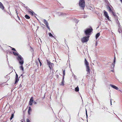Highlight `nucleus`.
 I'll return each mask as SVG.
<instances>
[{"label": "nucleus", "instance_id": "2eb2a0df", "mask_svg": "<svg viewBox=\"0 0 122 122\" xmlns=\"http://www.w3.org/2000/svg\"><path fill=\"white\" fill-rule=\"evenodd\" d=\"M107 9L110 12H111L112 11L111 8L109 6H108L107 7Z\"/></svg>", "mask_w": 122, "mask_h": 122}, {"label": "nucleus", "instance_id": "ddd939ff", "mask_svg": "<svg viewBox=\"0 0 122 122\" xmlns=\"http://www.w3.org/2000/svg\"><path fill=\"white\" fill-rule=\"evenodd\" d=\"M0 8L2 10H3L4 9V7L3 6L2 4L0 2Z\"/></svg>", "mask_w": 122, "mask_h": 122}, {"label": "nucleus", "instance_id": "9b49d317", "mask_svg": "<svg viewBox=\"0 0 122 122\" xmlns=\"http://www.w3.org/2000/svg\"><path fill=\"white\" fill-rule=\"evenodd\" d=\"M42 20H43V22L45 24V25H46V26H47L48 25H49V24L47 22V21L45 19H43Z\"/></svg>", "mask_w": 122, "mask_h": 122}, {"label": "nucleus", "instance_id": "cd10ccee", "mask_svg": "<svg viewBox=\"0 0 122 122\" xmlns=\"http://www.w3.org/2000/svg\"><path fill=\"white\" fill-rule=\"evenodd\" d=\"M26 122H30V121L28 119H26Z\"/></svg>", "mask_w": 122, "mask_h": 122}, {"label": "nucleus", "instance_id": "6e6552de", "mask_svg": "<svg viewBox=\"0 0 122 122\" xmlns=\"http://www.w3.org/2000/svg\"><path fill=\"white\" fill-rule=\"evenodd\" d=\"M33 102V97H31L30 99L29 102V104L30 105H32V103Z\"/></svg>", "mask_w": 122, "mask_h": 122}, {"label": "nucleus", "instance_id": "7c9ffc66", "mask_svg": "<svg viewBox=\"0 0 122 122\" xmlns=\"http://www.w3.org/2000/svg\"><path fill=\"white\" fill-rule=\"evenodd\" d=\"M64 77H63V79L62 80V82H64Z\"/></svg>", "mask_w": 122, "mask_h": 122}, {"label": "nucleus", "instance_id": "39448f33", "mask_svg": "<svg viewBox=\"0 0 122 122\" xmlns=\"http://www.w3.org/2000/svg\"><path fill=\"white\" fill-rule=\"evenodd\" d=\"M47 64L49 66V67L50 68L51 70L52 68V66L54 65L53 63H51L50 61L47 60Z\"/></svg>", "mask_w": 122, "mask_h": 122}, {"label": "nucleus", "instance_id": "0eeeda50", "mask_svg": "<svg viewBox=\"0 0 122 122\" xmlns=\"http://www.w3.org/2000/svg\"><path fill=\"white\" fill-rule=\"evenodd\" d=\"M86 71L87 72V75H89L90 74V68L89 66H87L86 67Z\"/></svg>", "mask_w": 122, "mask_h": 122}, {"label": "nucleus", "instance_id": "473e14b6", "mask_svg": "<svg viewBox=\"0 0 122 122\" xmlns=\"http://www.w3.org/2000/svg\"><path fill=\"white\" fill-rule=\"evenodd\" d=\"M60 15H64V14L63 13H60Z\"/></svg>", "mask_w": 122, "mask_h": 122}, {"label": "nucleus", "instance_id": "9d476101", "mask_svg": "<svg viewBox=\"0 0 122 122\" xmlns=\"http://www.w3.org/2000/svg\"><path fill=\"white\" fill-rule=\"evenodd\" d=\"M84 63L86 67L87 66H89V63L86 58L85 59Z\"/></svg>", "mask_w": 122, "mask_h": 122}, {"label": "nucleus", "instance_id": "72a5a7b5", "mask_svg": "<svg viewBox=\"0 0 122 122\" xmlns=\"http://www.w3.org/2000/svg\"><path fill=\"white\" fill-rule=\"evenodd\" d=\"M118 26L119 27H120V23H119V24H118Z\"/></svg>", "mask_w": 122, "mask_h": 122}, {"label": "nucleus", "instance_id": "1a4fd4ad", "mask_svg": "<svg viewBox=\"0 0 122 122\" xmlns=\"http://www.w3.org/2000/svg\"><path fill=\"white\" fill-rule=\"evenodd\" d=\"M110 85L112 88L118 90V88L117 86L115 85H112L111 84H110Z\"/></svg>", "mask_w": 122, "mask_h": 122}, {"label": "nucleus", "instance_id": "bb28decb", "mask_svg": "<svg viewBox=\"0 0 122 122\" xmlns=\"http://www.w3.org/2000/svg\"><path fill=\"white\" fill-rule=\"evenodd\" d=\"M61 85L63 86L64 85V82H61Z\"/></svg>", "mask_w": 122, "mask_h": 122}, {"label": "nucleus", "instance_id": "c9c22d12", "mask_svg": "<svg viewBox=\"0 0 122 122\" xmlns=\"http://www.w3.org/2000/svg\"><path fill=\"white\" fill-rule=\"evenodd\" d=\"M111 105H112L111 99Z\"/></svg>", "mask_w": 122, "mask_h": 122}, {"label": "nucleus", "instance_id": "423d86ee", "mask_svg": "<svg viewBox=\"0 0 122 122\" xmlns=\"http://www.w3.org/2000/svg\"><path fill=\"white\" fill-rule=\"evenodd\" d=\"M104 13V15L105 17L107 18V19L108 20H109V17L108 16V13L105 10L103 11Z\"/></svg>", "mask_w": 122, "mask_h": 122}, {"label": "nucleus", "instance_id": "6ab92c4d", "mask_svg": "<svg viewBox=\"0 0 122 122\" xmlns=\"http://www.w3.org/2000/svg\"><path fill=\"white\" fill-rule=\"evenodd\" d=\"M75 91L76 92H78L79 90V89L78 87L77 86L75 88Z\"/></svg>", "mask_w": 122, "mask_h": 122}, {"label": "nucleus", "instance_id": "20e7f679", "mask_svg": "<svg viewBox=\"0 0 122 122\" xmlns=\"http://www.w3.org/2000/svg\"><path fill=\"white\" fill-rule=\"evenodd\" d=\"M89 36H85L83 37L81 39V41L82 42L84 43L87 41L89 40Z\"/></svg>", "mask_w": 122, "mask_h": 122}, {"label": "nucleus", "instance_id": "b1692460", "mask_svg": "<svg viewBox=\"0 0 122 122\" xmlns=\"http://www.w3.org/2000/svg\"><path fill=\"white\" fill-rule=\"evenodd\" d=\"M63 77H64V76H65V70H63Z\"/></svg>", "mask_w": 122, "mask_h": 122}, {"label": "nucleus", "instance_id": "393cba45", "mask_svg": "<svg viewBox=\"0 0 122 122\" xmlns=\"http://www.w3.org/2000/svg\"><path fill=\"white\" fill-rule=\"evenodd\" d=\"M111 12L112 13L113 15H114V16H116V14L113 11Z\"/></svg>", "mask_w": 122, "mask_h": 122}, {"label": "nucleus", "instance_id": "c756f323", "mask_svg": "<svg viewBox=\"0 0 122 122\" xmlns=\"http://www.w3.org/2000/svg\"><path fill=\"white\" fill-rule=\"evenodd\" d=\"M46 26L48 28L49 30H50V29L49 27L48 26V25L47 26Z\"/></svg>", "mask_w": 122, "mask_h": 122}, {"label": "nucleus", "instance_id": "a19ab883", "mask_svg": "<svg viewBox=\"0 0 122 122\" xmlns=\"http://www.w3.org/2000/svg\"><path fill=\"white\" fill-rule=\"evenodd\" d=\"M36 102H35V104H36Z\"/></svg>", "mask_w": 122, "mask_h": 122}, {"label": "nucleus", "instance_id": "aec40b11", "mask_svg": "<svg viewBox=\"0 0 122 122\" xmlns=\"http://www.w3.org/2000/svg\"><path fill=\"white\" fill-rule=\"evenodd\" d=\"M31 111V109L30 107H29V109L28 111V114H30V111Z\"/></svg>", "mask_w": 122, "mask_h": 122}, {"label": "nucleus", "instance_id": "5701e85b", "mask_svg": "<svg viewBox=\"0 0 122 122\" xmlns=\"http://www.w3.org/2000/svg\"><path fill=\"white\" fill-rule=\"evenodd\" d=\"M13 52L14 55H15V56H16L18 55V54L17 53H16V52H15L13 51Z\"/></svg>", "mask_w": 122, "mask_h": 122}, {"label": "nucleus", "instance_id": "f3484780", "mask_svg": "<svg viewBox=\"0 0 122 122\" xmlns=\"http://www.w3.org/2000/svg\"><path fill=\"white\" fill-rule=\"evenodd\" d=\"M29 12L30 14L32 15H33L34 14V12L32 10H31V11H29Z\"/></svg>", "mask_w": 122, "mask_h": 122}, {"label": "nucleus", "instance_id": "f257e3e1", "mask_svg": "<svg viewBox=\"0 0 122 122\" xmlns=\"http://www.w3.org/2000/svg\"><path fill=\"white\" fill-rule=\"evenodd\" d=\"M17 59L18 60L19 63L21 65V66L20 67V70H21L22 71H23L24 70V68L22 66L24 63L23 58L20 55H19L18 56Z\"/></svg>", "mask_w": 122, "mask_h": 122}, {"label": "nucleus", "instance_id": "dca6fc26", "mask_svg": "<svg viewBox=\"0 0 122 122\" xmlns=\"http://www.w3.org/2000/svg\"><path fill=\"white\" fill-rule=\"evenodd\" d=\"M115 57H114V62H113V63L112 64V65H113V67H112V68H113L114 67V66H115Z\"/></svg>", "mask_w": 122, "mask_h": 122}, {"label": "nucleus", "instance_id": "f704fd0d", "mask_svg": "<svg viewBox=\"0 0 122 122\" xmlns=\"http://www.w3.org/2000/svg\"><path fill=\"white\" fill-rule=\"evenodd\" d=\"M86 117H87V113H86Z\"/></svg>", "mask_w": 122, "mask_h": 122}, {"label": "nucleus", "instance_id": "c85d7f7f", "mask_svg": "<svg viewBox=\"0 0 122 122\" xmlns=\"http://www.w3.org/2000/svg\"><path fill=\"white\" fill-rule=\"evenodd\" d=\"M12 50L13 51H16V50H15V49L14 48H12Z\"/></svg>", "mask_w": 122, "mask_h": 122}, {"label": "nucleus", "instance_id": "4be33fe9", "mask_svg": "<svg viewBox=\"0 0 122 122\" xmlns=\"http://www.w3.org/2000/svg\"><path fill=\"white\" fill-rule=\"evenodd\" d=\"M14 115L13 114H12L11 117L10 118V120H11L14 117Z\"/></svg>", "mask_w": 122, "mask_h": 122}, {"label": "nucleus", "instance_id": "f8f14e48", "mask_svg": "<svg viewBox=\"0 0 122 122\" xmlns=\"http://www.w3.org/2000/svg\"><path fill=\"white\" fill-rule=\"evenodd\" d=\"M15 84H16L17 82L19 81V79H18V75L17 74H16V77H15Z\"/></svg>", "mask_w": 122, "mask_h": 122}, {"label": "nucleus", "instance_id": "4c0bfd02", "mask_svg": "<svg viewBox=\"0 0 122 122\" xmlns=\"http://www.w3.org/2000/svg\"><path fill=\"white\" fill-rule=\"evenodd\" d=\"M120 1L122 3V0H120Z\"/></svg>", "mask_w": 122, "mask_h": 122}, {"label": "nucleus", "instance_id": "2f4dec72", "mask_svg": "<svg viewBox=\"0 0 122 122\" xmlns=\"http://www.w3.org/2000/svg\"><path fill=\"white\" fill-rule=\"evenodd\" d=\"M15 11H16V13L17 14V17H18V18H19L20 17H19V16H18V13H17V12L16 10H15Z\"/></svg>", "mask_w": 122, "mask_h": 122}, {"label": "nucleus", "instance_id": "f03ea898", "mask_svg": "<svg viewBox=\"0 0 122 122\" xmlns=\"http://www.w3.org/2000/svg\"><path fill=\"white\" fill-rule=\"evenodd\" d=\"M79 6L83 10L84 8L85 1L84 0H80L79 3Z\"/></svg>", "mask_w": 122, "mask_h": 122}, {"label": "nucleus", "instance_id": "58836bf2", "mask_svg": "<svg viewBox=\"0 0 122 122\" xmlns=\"http://www.w3.org/2000/svg\"><path fill=\"white\" fill-rule=\"evenodd\" d=\"M118 31H119V32L120 33H121V32H120L119 31V30H118Z\"/></svg>", "mask_w": 122, "mask_h": 122}, {"label": "nucleus", "instance_id": "7ed1b4c3", "mask_svg": "<svg viewBox=\"0 0 122 122\" xmlns=\"http://www.w3.org/2000/svg\"><path fill=\"white\" fill-rule=\"evenodd\" d=\"M92 30V28H88L85 31V33L86 36H89L90 35L91 32Z\"/></svg>", "mask_w": 122, "mask_h": 122}, {"label": "nucleus", "instance_id": "412c9836", "mask_svg": "<svg viewBox=\"0 0 122 122\" xmlns=\"http://www.w3.org/2000/svg\"><path fill=\"white\" fill-rule=\"evenodd\" d=\"M49 35L50 36L52 37H53L54 36H53V35H52V34L50 33H49Z\"/></svg>", "mask_w": 122, "mask_h": 122}, {"label": "nucleus", "instance_id": "e433bc0d", "mask_svg": "<svg viewBox=\"0 0 122 122\" xmlns=\"http://www.w3.org/2000/svg\"><path fill=\"white\" fill-rule=\"evenodd\" d=\"M86 113H87V111H86Z\"/></svg>", "mask_w": 122, "mask_h": 122}, {"label": "nucleus", "instance_id": "79ce46f5", "mask_svg": "<svg viewBox=\"0 0 122 122\" xmlns=\"http://www.w3.org/2000/svg\"><path fill=\"white\" fill-rule=\"evenodd\" d=\"M21 122H23V121H22Z\"/></svg>", "mask_w": 122, "mask_h": 122}, {"label": "nucleus", "instance_id": "4468645a", "mask_svg": "<svg viewBox=\"0 0 122 122\" xmlns=\"http://www.w3.org/2000/svg\"><path fill=\"white\" fill-rule=\"evenodd\" d=\"M100 33H98L97 34L96 36V39H97L100 36Z\"/></svg>", "mask_w": 122, "mask_h": 122}, {"label": "nucleus", "instance_id": "ea45409f", "mask_svg": "<svg viewBox=\"0 0 122 122\" xmlns=\"http://www.w3.org/2000/svg\"><path fill=\"white\" fill-rule=\"evenodd\" d=\"M73 75H74V76H75L74 75V74H73Z\"/></svg>", "mask_w": 122, "mask_h": 122}, {"label": "nucleus", "instance_id": "a211bd4d", "mask_svg": "<svg viewBox=\"0 0 122 122\" xmlns=\"http://www.w3.org/2000/svg\"><path fill=\"white\" fill-rule=\"evenodd\" d=\"M25 17L27 19H29L30 18V17L28 15H25Z\"/></svg>", "mask_w": 122, "mask_h": 122}, {"label": "nucleus", "instance_id": "a878e982", "mask_svg": "<svg viewBox=\"0 0 122 122\" xmlns=\"http://www.w3.org/2000/svg\"><path fill=\"white\" fill-rule=\"evenodd\" d=\"M38 60H39V62H40V65L41 66V64H41V61H40V59H39V58H38Z\"/></svg>", "mask_w": 122, "mask_h": 122}]
</instances>
